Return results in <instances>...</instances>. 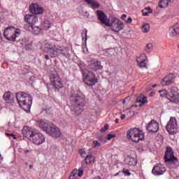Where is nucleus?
Masks as SVG:
<instances>
[{"label": "nucleus", "mask_w": 179, "mask_h": 179, "mask_svg": "<svg viewBox=\"0 0 179 179\" xmlns=\"http://www.w3.org/2000/svg\"><path fill=\"white\" fill-rule=\"evenodd\" d=\"M22 132L23 136L27 138L34 145H39L45 142V136L36 129L25 126L23 127Z\"/></svg>", "instance_id": "nucleus-1"}, {"label": "nucleus", "mask_w": 179, "mask_h": 179, "mask_svg": "<svg viewBox=\"0 0 179 179\" xmlns=\"http://www.w3.org/2000/svg\"><path fill=\"white\" fill-rule=\"evenodd\" d=\"M85 95L80 91H75L71 93L70 102L73 108L76 115H80L85 110Z\"/></svg>", "instance_id": "nucleus-2"}, {"label": "nucleus", "mask_w": 179, "mask_h": 179, "mask_svg": "<svg viewBox=\"0 0 179 179\" xmlns=\"http://www.w3.org/2000/svg\"><path fill=\"white\" fill-rule=\"evenodd\" d=\"M41 129H43L45 132L52 136V138H59L61 136V131L51 122L47 120H39L37 122Z\"/></svg>", "instance_id": "nucleus-3"}, {"label": "nucleus", "mask_w": 179, "mask_h": 179, "mask_svg": "<svg viewBox=\"0 0 179 179\" xmlns=\"http://www.w3.org/2000/svg\"><path fill=\"white\" fill-rule=\"evenodd\" d=\"M16 99L17 103L22 110L24 111H30L31 104H33V98H31L30 94L23 92H17Z\"/></svg>", "instance_id": "nucleus-4"}, {"label": "nucleus", "mask_w": 179, "mask_h": 179, "mask_svg": "<svg viewBox=\"0 0 179 179\" xmlns=\"http://www.w3.org/2000/svg\"><path fill=\"white\" fill-rule=\"evenodd\" d=\"M127 138L131 142L138 143L140 141L145 139V134L142 130L138 128L130 129L127 134Z\"/></svg>", "instance_id": "nucleus-5"}, {"label": "nucleus", "mask_w": 179, "mask_h": 179, "mask_svg": "<svg viewBox=\"0 0 179 179\" xmlns=\"http://www.w3.org/2000/svg\"><path fill=\"white\" fill-rule=\"evenodd\" d=\"M20 35V29H15L14 27H8L3 32L4 38L8 41H16V38Z\"/></svg>", "instance_id": "nucleus-6"}, {"label": "nucleus", "mask_w": 179, "mask_h": 179, "mask_svg": "<svg viewBox=\"0 0 179 179\" xmlns=\"http://www.w3.org/2000/svg\"><path fill=\"white\" fill-rule=\"evenodd\" d=\"M24 20L26 23H27L29 27L37 34V31H40L41 29L38 27H33L34 24L38 23V17L34 15L27 14L24 17Z\"/></svg>", "instance_id": "nucleus-7"}, {"label": "nucleus", "mask_w": 179, "mask_h": 179, "mask_svg": "<svg viewBox=\"0 0 179 179\" xmlns=\"http://www.w3.org/2000/svg\"><path fill=\"white\" fill-rule=\"evenodd\" d=\"M165 163L169 164L176 165L178 159L174 156V152H173V148L171 147H167L165 151V156L164 157Z\"/></svg>", "instance_id": "nucleus-8"}, {"label": "nucleus", "mask_w": 179, "mask_h": 179, "mask_svg": "<svg viewBox=\"0 0 179 179\" xmlns=\"http://www.w3.org/2000/svg\"><path fill=\"white\" fill-rule=\"evenodd\" d=\"M83 74L84 76V83L87 86H94L99 82V79L96 78V74L92 71H87V72H84Z\"/></svg>", "instance_id": "nucleus-9"}, {"label": "nucleus", "mask_w": 179, "mask_h": 179, "mask_svg": "<svg viewBox=\"0 0 179 179\" xmlns=\"http://www.w3.org/2000/svg\"><path fill=\"white\" fill-rule=\"evenodd\" d=\"M177 120L174 117H171L169 121L166 126V129L169 134L175 135V134H177Z\"/></svg>", "instance_id": "nucleus-10"}, {"label": "nucleus", "mask_w": 179, "mask_h": 179, "mask_svg": "<svg viewBox=\"0 0 179 179\" xmlns=\"http://www.w3.org/2000/svg\"><path fill=\"white\" fill-rule=\"evenodd\" d=\"M109 27H110L113 31H116L117 33H118V31H120V30H122L124 29V24L117 18L112 17Z\"/></svg>", "instance_id": "nucleus-11"}, {"label": "nucleus", "mask_w": 179, "mask_h": 179, "mask_svg": "<svg viewBox=\"0 0 179 179\" xmlns=\"http://www.w3.org/2000/svg\"><path fill=\"white\" fill-rule=\"evenodd\" d=\"M96 16L101 26L110 27V19L107 17V15L103 11L100 10H96Z\"/></svg>", "instance_id": "nucleus-12"}, {"label": "nucleus", "mask_w": 179, "mask_h": 179, "mask_svg": "<svg viewBox=\"0 0 179 179\" xmlns=\"http://www.w3.org/2000/svg\"><path fill=\"white\" fill-rule=\"evenodd\" d=\"M51 83L56 89L59 90V89H62L64 87V84H62V80L59 78L58 74H52L50 76Z\"/></svg>", "instance_id": "nucleus-13"}, {"label": "nucleus", "mask_w": 179, "mask_h": 179, "mask_svg": "<svg viewBox=\"0 0 179 179\" xmlns=\"http://www.w3.org/2000/svg\"><path fill=\"white\" fill-rule=\"evenodd\" d=\"M176 82V75L174 73H169L166 75L162 80V86H170Z\"/></svg>", "instance_id": "nucleus-14"}, {"label": "nucleus", "mask_w": 179, "mask_h": 179, "mask_svg": "<svg viewBox=\"0 0 179 179\" xmlns=\"http://www.w3.org/2000/svg\"><path fill=\"white\" fill-rule=\"evenodd\" d=\"M136 62L139 68H145V69H148V63L149 62V60L148 59L146 55L142 54L138 57L136 58Z\"/></svg>", "instance_id": "nucleus-15"}, {"label": "nucleus", "mask_w": 179, "mask_h": 179, "mask_svg": "<svg viewBox=\"0 0 179 179\" xmlns=\"http://www.w3.org/2000/svg\"><path fill=\"white\" fill-rule=\"evenodd\" d=\"M166 171V166L162 164H157L152 169V173L154 176H163Z\"/></svg>", "instance_id": "nucleus-16"}, {"label": "nucleus", "mask_w": 179, "mask_h": 179, "mask_svg": "<svg viewBox=\"0 0 179 179\" xmlns=\"http://www.w3.org/2000/svg\"><path fill=\"white\" fill-rule=\"evenodd\" d=\"M29 12L33 15H43L44 8L37 3H31L29 6Z\"/></svg>", "instance_id": "nucleus-17"}, {"label": "nucleus", "mask_w": 179, "mask_h": 179, "mask_svg": "<svg viewBox=\"0 0 179 179\" xmlns=\"http://www.w3.org/2000/svg\"><path fill=\"white\" fill-rule=\"evenodd\" d=\"M89 68L92 71L97 72V71H101V69H103V66H101V62L94 59L90 62Z\"/></svg>", "instance_id": "nucleus-18"}, {"label": "nucleus", "mask_w": 179, "mask_h": 179, "mask_svg": "<svg viewBox=\"0 0 179 179\" xmlns=\"http://www.w3.org/2000/svg\"><path fill=\"white\" fill-rule=\"evenodd\" d=\"M149 132H157L159 131V123L156 120H151L146 126Z\"/></svg>", "instance_id": "nucleus-19"}, {"label": "nucleus", "mask_w": 179, "mask_h": 179, "mask_svg": "<svg viewBox=\"0 0 179 179\" xmlns=\"http://www.w3.org/2000/svg\"><path fill=\"white\" fill-rule=\"evenodd\" d=\"M68 52H69L68 48H62V47L59 46L57 48H56V50L52 52V55H58V54H62V55L66 57Z\"/></svg>", "instance_id": "nucleus-20"}, {"label": "nucleus", "mask_w": 179, "mask_h": 179, "mask_svg": "<svg viewBox=\"0 0 179 179\" xmlns=\"http://www.w3.org/2000/svg\"><path fill=\"white\" fill-rule=\"evenodd\" d=\"M166 99L171 103H178L179 94L178 93H170L166 96Z\"/></svg>", "instance_id": "nucleus-21"}, {"label": "nucleus", "mask_w": 179, "mask_h": 179, "mask_svg": "<svg viewBox=\"0 0 179 179\" xmlns=\"http://www.w3.org/2000/svg\"><path fill=\"white\" fill-rule=\"evenodd\" d=\"M45 48L49 50V52L52 57H54L52 52L57 51V48H58V47H57L54 43H45Z\"/></svg>", "instance_id": "nucleus-22"}, {"label": "nucleus", "mask_w": 179, "mask_h": 179, "mask_svg": "<svg viewBox=\"0 0 179 179\" xmlns=\"http://www.w3.org/2000/svg\"><path fill=\"white\" fill-rule=\"evenodd\" d=\"M169 34L172 37L174 36H177V34H179V24H176L173 27H171L169 29Z\"/></svg>", "instance_id": "nucleus-23"}, {"label": "nucleus", "mask_w": 179, "mask_h": 179, "mask_svg": "<svg viewBox=\"0 0 179 179\" xmlns=\"http://www.w3.org/2000/svg\"><path fill=\"white\" fill-rule=\"evenodd\" d=\"M88 5H91L92 8H99L100 6V4L99 2L94 1V0H84Z\"/></svg>", "instance_id": "nucleus-24"}, {"label": "nucleus", "mask_w": 179, "mask_h": 179, "mask_svg": "<svg viewBox=\"0 0 179 179\" xmlns=\"http://www.w3.org/2000/svg\"><path fill=\"white\" fill-rule=\"evenodd\" d=\"M171 2L170 0H161L159 3V8L164 9V8H167L169 6V3Z\"/></svg>", "instance_id": "nucleus-25"}, {"label": "nucleus", "mask_w": 179, "mask_h": 179, "mask_svg": "<svg viewBox=\"0 0 179 179\" xmlns=\"http://www.w3.org/2000/svg\"><path fill=\"white\" fill-rule=\"evenodd\" d=\"M138 103H140L139 106L140 107H142L144 104H146L148 103V97L143 96V98H137Z\"/></svg>", "instance_id": "nucleus-26"}, {"label": "nucleus", "mask_w": 179, "mask_h": 179, "mask_svg": "<svg viewBox=\"0 0 179 179\" xmlns=\"http://www.w3.org/2000/svg\"><path fill=\"white\" fill-rule=\"evenodd\" d=\"M41 27L43 30H48V29H50V27H51V23H50V21H48V20H45L41 24Z\"/></svg>", "instance_id": "nucleus-27"}, {"label": "nucleus", "mask_w": 179, "mask_h": 179, "mask_svg": "<svg viewBox=\"0 0 179 179\" xmlns=\"http://www.w3.org/2000/svg\"><path fill=\"white\" fill-rule=\"evenodd\" d=\"M149 30H150V24L148 23L143 24L141 27V31L143 33H149Z\"/></svg>", "instance_id": "nucleus-28"}, {"label": "nucleus", "mask_w": 179, "mask_h": 179, "mask_svg": "<svg viewBox=\"0 0 179 179\" xmlns=\"http://www.w3.org/2000/svg\"><path fill=\"white\" fill-rule=\"evenodd\" d=\"M3 98L6 101H10V99L12 98V93H10V92H5Z\"/></svg>", "instance_id": "nucleus-29"}, {"label": "nucleus", "mask_w": 179, "mask_h": 179, "mask_svg": "<svg viewBox=\"0 0 179 179\" xmlns=\"http://www.w3.org/2000/svg\"><path fill=\"white\" fill-rule=\"evenodd\" d=\"M92 160H93V155L92 154H90L86 156L85 159V162L86 164H90V163H92Z\"/></svg>", "instance_id": "nucleus-30"}, {"label": "nucleus", "mask_w": 179, "mask_h": 179, "mask_svg": "<svg viewBox=\"0 0 179 179\" xmlns=\"http://www.w3.org/2000/svg\"><path fill=\"white\" fill-rule=\"evenodd\" d=\"M69 179H78V169H74L70 176H69Z\"/></svg>", "instance_id": "nucleus-31"}, {"label": "nucleus", "mask_w": 179, "mask_h": 179, "mask_svg": "<svg viewBox=\"0 0 179 179\" xmlns=\"http://www.w3.org/2000/svg\"><path fill=\"white\" fill-rule=\"evenodd\" d=\"M158 92L160 93L161 97H166V99H167V96H169V94L167 90H159Z\"/></svg>", "instance_id": "nucleus-32"}, {"label": "nucleus", "mask_w": 179, "mask_h": 179, "mask_svg": "<svg viewBox=\"0 0 179 179\" xmlns=\"http://www.w3.org/2000/svg\"><path fill=\"white\" fill-rule=\"evenodd\" d=\"M149 13H152V9L150 8L147 7L144 10H143V16H148Z\"/></svg>", "instance_id": "nucleus-33"}, {"label": "nucleus", "mask_w": 179, "mask_h": 179, "mask_svg": "<svg viewBox=\"0 0 179 179\" xmlns=\"http://www.w3.org/2000/svg\"><path fill=\"white\" fill-rule=\"evenodd\" d=\"M153 50V45L152 43H148L145 46V51L146 52H150Z\"/></svg>", "instance_id": "nucleus-34"}, {"label": "nucleus", "mask_w": 179, "mask_h": 179, "mask_svg": "<svg viewBox=\"0 0 179 179\" xmlns=\"http://www.w3.org/2000/svg\"><path fill=\"white\" fill-rule=\"evenodd\" d=\"M136 164V159L135 158H129V166H134Z\"/></svg>", "instance_id": "nucleus-35"}, {"label": "nucleus", "mask_w": 179, "mask_h": 179, "mask_svg": "<svg viewBox=\"0 0 179 179\" xmlns=\"http://www.w3.org/2000/svg\"><path fill=\"white\" fill-rule=\"evenodd\" d=\"M94 148H100V146H101V144H100V143H99V141H92Z\"/></svg>", "instance_id": "nucleus-36"}, {"label": "nucleus", "mask_w": 179, "mask_h": 179, "mask_svg": "<svg viewBox=\"0 0 179 179\" xmlns=\"http://www.w3.org/2000/svg\"><path fill=\"white\" fill-rule=\"evenodd\" d=\"M82 176H83V169H79L78 170V173H77V177H82Z\"/></svg>", "instance_id": "nucleus-37"}, {"label": "nucleus", "mask_w": 179, "mask_h": 179, "mask_svg": "<svg viewBox=\"0 0 179 179\" xmlns=\"http://www.w3.org/2000/svg\"><path fill=\"white\" fill-rule=\"evenodd\" d=\"M104 55H105L106 57H112V55H113V52H111V50H106V51L105 52Z\"/></svg>", "instance_id": "nucleus-38"}, {"label": "nucleus", "mask_w": 179, "mask_h": 179, "mask_svg": "<svg viewBox=\"0 0 179 179\" xmlns=\"http://www.w3.org/2000/svg\"><path fill=\"white\" fill-rule=\"evenodd\" d=\"M109 126L108 124H105L103 128L101 129V132H106V131H107V129H108Z\"/></svg>", "instance_id": "nucleus-39"}, {"label": "nucleus", "mask_w": 179, "mask_h": 179, "mask_svg": "<svg viewBox=\"0 0 179 179\" xmlns=\"http://www.w3.org/2000/svg\"><path fill=\"white\" fill-rule=\"evenodd\" d=\"M122 173L124 174V176H131V173L129 172V169H123Z\"/></svg>", "instance_id": "nucleus-40"}, {"label": "nucleus", "mask_w": 179, "mask_h": 179, "mask_svg": "<svg viewBox=\"0 0 179 179\" xmlns=\"http://www.w3.org/2000/svg\"><path fill=\"white\" fill-rule=\"evenodd\" d=\"M113 138H115V135L111 134H108L107 135V139H108V141H111V139H113Z\"/></svg>", "instance_id": "nucleus-41"}, {"label": "nucleus", "mask_w": 179, "mask_h": 179, "mask_svg": "<svg viewBox=\"0 0 179 179\" xmlns=\"http://www.w3.org/2000/svg\"><path fill=\"white\" fill-rule=\"evenodd\" d=\"M125 22H126V23H127V24L132 23V17H129L127 18V20H125Z\"/></svg>", "instance_id": "nucleus-42"}, {"label": "nucleus", "mask_w": 179, "mask_h": 179, "mask_svg": "<svg viewBox=\"0 0 179 179\" xmlns=\"http://www.w3.org/2000/svg\"><path fill=\"white\" fill-rule=\"evenodd\" d=\"M6 135H7L8 136H12L13 138V139H17L16 136H15L13 134H8L6 133Z\"/></svg>", "instance_id": "nucleus-43"}, {"label": "nucleus", "mask_w": 179, "mask_h": 179, "mask_svg": "<svg viewBox=\"0 0 179 179\" xmlns=\"http://www.w3.org/2000/svg\"><path fill=\"white\" fill-rule=\"evenodd\" d=\"M80 155L82 156V157H85V156L86 155V152L84 150L81 151Z\"/></svg>", "instance_id": "nucleus-44"}, {"label": "nucleus", "mask_w": 179, "mask_h": 179, "mask_svg": "<svg viewBox=\"0 0 179 179\" xmlns=\"http://www.w3.org/2000/svg\"><path fill=\"white\" fill-rule=\"evenodd\" d=\"M122 19L123 20H125V19H127V15H126V14H122Z\"/></svg>", "instance_id": "nucleus-45"}, {"label": "nucleus", "mask_w": 179, "mask_h": 179, "mask_svg": "<svg viewBox=\"0 0 179 179\" xmlns=\"http://www.w3.org/2000/svg\"><path fill=\"white\" fill-rule=\"evenodd\" d=\"M3 41V38H2V34H0V44Z\"/></svg>", "instance_id": "nucleus-46"}, {"label": "nucleus", "mask_w": 179, "mask_h": 179, "mask_svg": "<svg viewBox=\"0 0 179 179\" xmlns=\"http://www.w3.org/2000/svg\"><path fill=\"white\" fill-rule=\"evenodd\" d=\"M45 59H46L47 61H48V59H50V56H48V55H45Z\"/></svg>", "instance_id": "nucleus-47"}, {"label": "nucleus", "mask_w": 179, "mask_h": 179, "mask_svg": "<svg viewBox=\"0 0 179 179\" xmlns=\"http://www.w3.org/2000/svg\"><path fill=\"white\" fill-rule=\"evenodd\" d=\"M121 120H125V115H122L120 116Z\"/></svg>", "instance_id": "nucleus-48"}, {"label": "nucleus", "mask_w": 179, "mask_h": 179, "mask_svg": "<svg viewBox=\"0 0 179 179\" xmlns=\"http://www.w3.org/2000/svg\"><path fill=\"white\" fill-rule=\"evenodd\" d=\"M85 40H87V31L85 32Z\"/></svg>", "instance_id": "nucleus-49"}, {"label": "nucleus", "mask_w": 179, "mask_h": 179, "mask_svg": "<svg viewBox=\"0 0 179 179\" xmlns=\"http://www.w3.org/2000/svg\"><path fill=\"white\" fill-rule=\"evenodd\" d=\"M115 124H118V122H119L118 119H115Z\"/></svg>", "instance_id": "nucleus-50"}, {"label": "nucleus", "mask_w": 179, "mask_h": 179, "mask_svg": "<svg viewBox=\"0 0 179 179\" xmlns=\"http://www.w3.org/2000/svg\"><path fill=\"white\" fill-rule=\"evenodd\" d=\"M117 176H120V172L115 174V177H117Z\"/></svg>", "instance_id": "nucleus-51"}, {"label": "nucleus", "mask_w": 179, "mask_h": 179, "mask_svg": "<svg viewBox=\"0 0 179 179\" xmlns=\"http://www.w3.org/2000/svg\"><path fill=\"white\" fill-rule=\"evenodd\" d=\"M29 169H33V165H29Z\"/></svg>", "instance_id": "nucleus-52"}, {"label": "nucleus", "mask_w": 179, "mask_h": 179, "mask_svg": "<svg viewBox=\"0 0 179 179\" xmlns=\"http://www.w3.org/2000/svg\"><path fill=\"white\" fill-rule=\"evenodd\" d=\"M157 85H156V84L152 85V87H156Z\"/></svg>", "instance_id": "nucleus-53"}, {"label": "nucleus", "mask_w": 179, "mask_h": 179, "mask_svg": "<svg viewBox=\"0 0 179 179\" xmlns=\"http://www.w3.org/2000/svg\"><path fill=\"white\" fill-rule=\"evenodd\" d=\"M1 110H2V108H0V111H1Z\"/></svg>", "instance_id": "nucleus-54"}, {"label": "nucleus", "mask_w": 179, "mask_h": 179, "mask_svg": "<svg viewBox=\"0 0 179 179\" xmlns=\"http://www.w3.org/2000/svg\"><path fill=\"white\" fill-rule=\"evenodd\" d=\"M0 34H1V31H0Z\"/></svg>", "instance_id": "nucleus-55"}]
</instances>
